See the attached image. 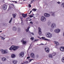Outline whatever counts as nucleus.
<instances>
[{
  "instance_id": "f257e3e1",
  "label": "nucleus",
  "mask_w": 64,
  "mask_h": 64,
  "mask_svg": "<svg viewBox=\"0 0 64 64\" xmlns=\"http://www.w3.org/2000/svg\"><path fill=\"white\" fill-rule=\"evenodd\" d=\"M18 48L19 47L18 46H11V48H9V49L10 50H12V49L13 50L15 51L18 49Z\"/></svg>"
},
{
  "instance_id": "f03ea898",
  "label": "nucleus",
  "mask_w": 64,
  "mask_h": 64,
  "mask_svg": "<svg viewBox=\"0 0 64 64\" xmlns=\"http://www.w3.org/2000/svg\"><path fill=\"white\" fill-rule=\"evenodd\" d=\"M0 51L2 54H7L8 53L9 51L7 50H4L3 49H1L0 50Z\"/></svg>"
},
{
  "instance_id": "7ed1b4c3",
  "label": "nucleus",
  "mask_w": 64,
  "mask_h": 64,
  "mask_svg": "<svg viewBox=\"0 0 64 64\" xmlns=\"http://www.w3.org/2000/svg\"><path fill=\"white\" fill-rule=\"evenodd\" d=\"M46 35L48 38H50L52 37V34H51V33L49 32L46 33Z\"/></svg>"
},
{
  "instance_id": "20e7f679",
  "label": "nucleus",
  "mask_w": 64,
  "mask_h": 64,
  "mask_svg": "<svg viewBox=\"0 0 64 64\" xmlns=\"http://www.w3.org/2000/svg\"><path fill=\"white\" fill-rule=\"evenodd\" d=\"M41 21H43V22H44L46 20V18L43 16H42L41 17Z\"/></svg>"
},
{
  "instance_id": "39448f33",
  "label": "nucleus",
  "mask_w": 64,
  "mask_h": 64,
  "mask_svg": "<svg viewBox=\"0 0 64 64\" xmlns=\"http://www.w3.org/2000/svg\"><path fill=\"white\" fill-rule=\"evenodd\" d=\"M24 54L23 52H21L19 54V56L20 57H23L24 56Z\"/></svg>"
},
{
  "instance_id": "423d86ee",
  "label": "nucleus",
  "mask_w": 64,
  "mask_h": 64,
  "mask_svg": "<svg viewBox=\"0 0 64 64\" xmlns=\"http://www.w3.org/2000/svg\"><path fill=\"white\" fill-rule=\"evenodd\" d=\"M38 34L40 35L42 34V32H41V29L40 28V27H38Z\"/></svg>"
},
{
  "instance_id": "0eeeda50",
  "label": "nucleus",
  "mask_w": 64,
  "mask_h": 64,
  "mask_svg": "<svg viewBox=\"0 0 64 64\" xmlns=\"http://www.w3.org/2000/svg\"><path fill=\"white\" fill-rule=\"evenodd\" d=\"M44 16H45V17H49L50 16V14H48L46 13H45L44 14Z\"/></svg>"
},
{
  "instance_id": "6e6552de",
  "label": "nucleus",
  "mask_w": 64,
  "mask_h": 64,
  "mask_svg": "<svg viewBox=\"0 0 64 64\" xmlns=\"http://www.w3.org/2000/svg\"><path fill=\"white\" fill-rule=\"evenodd\" d=\"M7 7V5L4 4L2 6V9H3L4 10H6Z\"/></svg>"
},
{
  "instance_id": "1a4fd4ad",
  "label": "nucleus",
  "mask_w": 64,
  "mask_h": 64,
  "mask_svg": "<svg viewBox=\"0 0 64 64\" xmlns=\"http://www.w3.org/2000/svg\"><path fill=\"white\" fill-rule=\"evenodd\" d=\"M51 27L52 28H54L55 27H56V24L55 23H53L51 26Z\"/></svg>"
},
{
  "instance_id": "9d476101",
  "label": "nucleus",
  "mask_w": 64,
  "mask_h": 64,
  "mask_svg": "<svg viewBox=\"0 0 64 64\" xmlns=\"http://www.w3.org/2000/svg\"><path fill=\"white\" fill-rule=\"evenodd\" d=\"M22 17H23L24 18H26V17L27 16V14H22Z\"/></svg>"
},
{
  "instance_id": "9b49d317",
  "label": "nucleus",
  "mask_w": 64,
  "mask_h": 64,
  "mask_svg": "<svg viewBox=\"0 0 64 64\" xmlns=\"http://www.w3.org/2000/svg\"><path fill=\"white\" fill-rule=\"evenodd\" d=\"M30 56L32 58H35V56L34 54L33 53H32L30 54Z\"/></svg>"
},
{
  "instance_id": "f8f14e48",
  "label": "nucleus",
  "mask_w": 64,
  "mask_h": 64,
  "mask_svg": "<svg viewBox=\"0 0 64 64\" xmlns=\"http://www.w3.org/2000/svg\"><path fill=\"white\" fill-rule=\"evenodd\" d=\"M55 31L56 33H59L60 32V30L59 29H58V30H55Z\"/></svg>"
},
{
  "instance_id": "ddd939ff",
  "label": "nucleus",
  "mask_w": 64,
  "mask_h": 64,
  "mask_svg": "<svg viewBox=\"0 0 64 64\" xmlns=\"http://www.w3.org/2000/svg\"><path fill=\"white\" fill-rule=\"evenodd\" d=\"M45 50L47 53H48L49 52V48H45Z\"/></svg>"
},
{
  "instance_id": "4468645a",
  "label": "nucleus",
  "mask_w": 64,
  "mask_h": 64,
  "mask_svg": "<svg viewBox=\"0 0 64 64\" xmlns=\"http://www.w3.org/2000/svg\"><path fill=\"white\" fill-rule=\"evenodd\" d=\"M60 50L61 51H64V47H61L60 48Z\"/></svg>"
},
{
  "instance_id": "2eb2a0df",
  "label": "nucleus",
  "mask_w": 64,
  "mask_h": 64,
  "mask_svg": "<svg viewBox=\"0 0 64 64\" xmlns=\"http://www.w3.org/2000/svg\"><path fill=\"white\" fill-rule=\"evenodd\" d=\"M40 39H41V38L42 39H43V40H47V41H49V40H48L47 39L45 38V37H42V38H40Z\"/></svg>"
},
{
  "instance_id": "dca6fc26",
  "label": "nucleus",
  "mask_w": 64,
  "mask_h": 64,
  "mask_svg": "<svg viewBox=\"0 0 64 64\" xmlns=\"http://www.w3.org/2000/svg\"><path fill=\"white\" fill-rule=\"evenodd\" d=\"M11 57L12 58H15V57H16V56L15 55V54H12Z\"/></svg>"
},
{
  "instance_id": "f3484780",
  "label": "nucleus",
  "mask_w": 64,
  "mask_h": 64,
  "mask_svg": "<svg viewBox=\"0 0 64 64\" xmlns=\"http://www.w3.org/2000/svg\"><path fill=\"white\" fill-rule=\"evenodd\" d=\"M16 30H17V28H16V27L15 26H14L12 28V30L15 31H16Z\"/></svg>"
},
{
  "instance_id": "a211bd4d",
  "label": "nucleus",
  "mask_w": 64,
  "mask_h": 64,
  "mask_svg": "<svg viewBox=\"0 0 64 64\" xmlns=\"http://www.w3.org/2000/svg\"><path fill=\"white\" fill-rule=\"evenodd\" d=\"M17 61L16 60H14L12 61L13 63L14 64H17Z\"/></svg>"
},
{
  "instance_id": "6ab92c4d",
  "label": "nucleus",
  "mask_w": 64,
  "mask_h": 64,
  "mask_svg": "<svg viewBox=\"0 0 64 64\" xmlns=\"http://www.w3.org/2000/svg\"><path fill=\"white\" fill-rule=\"evenodd\" d=\"M2 61L4 62V61H6V59L5 58H2Z\"/></svg>"
},
{
  "instance_id": "aec40b11",
  "label": "nucleus",
  "mask_w": 64,
  "mask_h": 64,
  "mask_svg": "<svg viewBox=\"0 0 64 64\" xmlns=\"http://www.w3.org/2000/svg\"><path fill=\"white\" fill-rule=\"evenodd\" d=\"M54 43L56 45V46H57V45H59V43L57 42H54Z\"/></svg>"
},
{
  "instance_id": "412c9836",
  "label": "nucleus",
  "mask_w": 64,
  "mask_h": 64,
  "mask_svg": "<svg viewBox=\"0 0 64 64\" xmlns=\"http://www.w3.org/2000/svg\"><path fill=\"white\" fill-rule=\"evenodd\" d=\"M51 14L52 16H55V14L53 12H51Z\"/></svg>"
},
{
  "instance_id": "4be33fe9",
  "label": "nucleus",
  "mask_w": 64,
  "mask_h": 64,
  "mask_svg": "<svg viewBox=\"0 0 64 64\" xmlns=\"http://www.w3.org/2000/svg\"><path fill=\"white\" fill-rule=\"evenodd\" d=\"M12 16H13V17L14 18H15L16 17V15L15 14H12Z\"/></svg>"
},
{
  "instance_id": "5701e85b",
  "label": "nucleus",
  "mask_w": 64,
  "mask_h": 64,
  "mask_svg": "<svg viewBox=\"0 0 64 64\" xmlns=\"http://www.w3.org/2000/svg\"><path fill=\"white\" fill-rule=\"evenodd\" d=\"M37 10V9L34 8L32 9V11H34V12L36 11Z\"/></svg>"
},
{
  "instance_id": "b1692460",
  "label": "nucleus",
  "mask_w": 64,
  "mask_h": 64,
  "mask_svg": "<svg viewBox=\"0 0 64 64\" xmlns=\"http://www.w3.org/2000/svg\"><path fill=\"white\" fill-rule=\"evenodd\" d=\"M62 62H64V57L62 58Z\"/></svg>"
},
{
  "instance_id": "393cba45",
  "label": "nucleus",
  "mask_w": 64,
  "mask_h": 64,
  "mask_svg": "<svg viewBox=\"0 0 64 64\" xmlns=\"http://www.w3.org/2000/svg\"><path fill=\"white\" fill-rule=\"evenodd\" d=\"M12 18L9 21V23H11V21H12Z\"/></svg>"
},
{
  "instance_id": "a878e982",
  "label": "nucleus",
  "mask_w": 64,
  "mask_h": 64,
  "mask_svg": "<svg viewBox=\"0 0 64 64\" xmlns=\"http://www.w3.org/2000/svg\"><path fill=\"white\" fill-rule=\"evenodd\" d=\"M0 37H1L2 38L1 39H2V40H4V39H5V38H4L2 36H0Z\"/></svg>"
},
{
  "instance_id": "bb28decb",
  "label": "nucleus",
  "mask_w": 64,
  "mask_h": 64,
  "mask_svg": "<svg viewBox=\"0 0 64 64\" xmlns=\"http://www.w3.org/2000/svg\"><path fill=\"white\" fill-rule=\"evenodd\" d=\"M30 40H33L34 39V38L33 37H32L31 38H30Z\"/></svg>"
},
{
  "instance_id": "cd10ccee",
  "label": "nucleus",
  "mask_w": 64,
  "mask_h": 64,
  "mask_svg": "<svg viewBox=\"0 0 64 64\" xmlns=\"http://www.w3.org/2000/svg\"><path fill=\"white\" fill-rule=\"evenodd\" d=\"M56 53H55V52L53 53L52 54V56H55V55H56Z\"/></svg>"
},
{
  "instance_id": "c85d7f7f",
  "label": "nucleus",
  "mask_w": 64,
  "mask_h": 64,
  "mask_svg": "<svg viewBox=\"0 0 64 64\" xmlns=\"http://www.w3.org/2000/svg\"><path fill=\"white\" fill-rule=\"evenodd\" d=\"M21 24L22 25H24V24H23V21H21Z\"/></svg>"
},
{
  "instance_id": "c756f323",
  "label": "nucleus",
  "mask_w": 64,
  "mask_h": 64,
  "mask_svg": "<svg viewBox=\"0 0 64 64\" xmlns=\"http://www.w3.org/2000/svg\"><path fill=\"white\" fill-rule=\"evenodd\" d=\"M36 1V0H32L31 1V2H32V3H33V2H35V1Z\"/></svg>"
},
{
  "instance_id": "7c9ffc66",
  "label": "nucleus",
  "mask_w": 64,
  "mask_h": 64,
  "mask_svg": "<svg viewBox=\"0 0 64 64\" xmlns=\"http://www.w3.org/2000/svg\"><path fill=\"white\" fill-rule=\"evenodd\" d=\"M49 57L52 58V55L51 54H50V55L49 56Z\"/></svg>"
},
{
  "instance_id": "2f4dec72",
  "label": "nucleus",
  "mask_w": 64,
  "mask_h": 64,
  "mask_svg": "<svg viewBox=\"0 0 64 64\" xmlns=\"http://www.w3.org/2000/svg\"><path fill=\"white\" fill-rule=\"evenodd\" d=\"M26 42H25V41H24L23 42H22V43H23V44H26Z\"/></svg>"
},
{
  "instance_id": "473e14b6",
  "label": "nucleus",
  "mask_w": 64,
  "mask_h": 64,
  "mask_svg": "<svg viewBox=\"0 0 64 64\" xmlns=\"http://www.w3.org/2000/svg\"><path fill=\"white\" fill-rule=\"evenodd\" d=\"M62 5L63 6V7L64 8V3H62Z\"/></svg>"
},
{
  "instance_id": "72a5a7b5",
  "label": "nucleus",
  "mask_w": 64,
  "mask_h": 64,
  "mask_svg": "<svg viewBox=\"0 0 64 64\" xmlns=\"http://www.w3.org/2000/svg\"><path fill=\"white\" fill-rule=\"evenodd\" d=\"M39 41V39L36 40H34V42H35L36 41Z\"/></svg>"
},
{
  "instance_id": "f704fd0d",
  "label": "nucleus",
  "mask_w": 64,
  "mask_h": 64,
  "mask_svg": "<svg viewBox=\"0 0 64 64\" xmlns=\"http://www.w3.org/2000/svg\"><path fill=\"white\" fill-rule=\"evenodd\" d=\"M26 32H28V31H29V30L28 29H26Z\"/></svg>"
},
{
  "instance_id": "c9c22d12",
  "label": "nucleus",
  "mask_w": 64,
  "mask_h": 64,
  "mask_svg": "<svg viewBox=\"0 0 64 64\" xmlns=\"http://www.w3.org/2000/svg\"><path fill=\"white\" fill-rule=\"evenodd\" d=\"M24 63H28V61L24 62Z\"/></svg>"
},
{
  "instance_id": "e433bc0d",
  "label": "nucleus",
  "mask_w": 64,
  "mask_h": 64,
  "mask_svg": "<svg viewBox=\"0 0 64 64\" xmlns=\"http://www.w3.org/2000/svg\"><path fill=\"white\" fill-rule=\"evenodd\" d=\"M29 17H30V18H32V17H33L34 16H32L31 15H30L29 16Z\"/></svg>"
},
{
  "instance_id": "4c0bfd02",
  "label": "nucleus",
  "mask_w": 64,
  "mask_h": 64,
  "mask_svg": "<svg viewBox=\"0 0 64 64\" xmlns=\"http://www.w3.org/2000/svg\"><path fill=\"white\" fill-rule=\"evenodd\" d=\"M28 6L29 7H31V4H28Z\"/></svg>"
},
{
  "instance_id": "58836bf2",
  "label": "nucleus",
  "mask_w": 64,
  "mask_h": 64,
  "mask_svg": "<svg viewBox=\"0 0 64 64\" xmlns=\"http://www.w3.org/2000/svg\"><path fill=\"white\" fill-rule=\"evenodd\" d=\"M20 19H21V21H23V20H22V18H21V17H20Z\"/></svg>"
},
{
  "instance_id": "ea45409f",
  "label": "nucleus",
  "mask_w": 64,
  "mask_h": 64,
  "mask_svg": "<svg viewBox=\"0 0 64 64\" xmlns=\"http://www.w3.org/2000/svg\"><path fill=\"white\" fill-rule=\"evenodd\" d=\"M30 26H29L27 28V29L29 30V29H30Z\"/></svg>"
},
{
  "instance_id": "a19ab883",
  "label": "nucleus",
  "mask_w": 64,
  "mask_h": 64,
  "mask_svg": "<svg viewBox=\"0 0 64 64\" xmlns=\"http://www.w3.org/2000/svg\"><path fill=\"white\" fill-rule=\"evenodd\" d=\"M12 2H15L16 3H17V1H12Z\"/></svg>"
},
{
  "instance_id": "79ce46f5",
  "label": "nucleus",
  "mask_w": 64,
  "mask_h": 64,
  "mask_svg": "<svg viewBox=\"0 0 64 64\" xmlns=\"http://www.w3.org/2000/svg\"><path fill=\"white\" fill-rule=\"evenodd\" d=\"M11 9V7L9 6L8 10H9V9Z\"/></svg>"
},
{
  "instance_id": "37998d69",
  "label": "nucleus",
  "mask_w": 64,
  "mask_h": 64,
  "mask_svg": "<svg viewBox=\"0 0 64 64\" xmlns=\"http://www.w3.org/2000/svg\"><path fill=\"white\" fill-rule=\"evenodd\" d=\"M50 22H48V25H50Z\"/></svg>"
},
{
  "instance_id": "c03bdc74",
  "label": "nucleus",
  "mask_w": 64,
  "mask_h": 64,
  "mask_svg": "<svg viewBox=\"0 0 64 64\" xmlns=\"http://www.w3.org/2000/svg\"><path fill=\"white\" fill-rule=\"evenodd\" d=\"M24 40H21V42H22V43H23V42L24 41Z\"/></svg>"
},
{
  "instance_id": "a18cd8bd",
  "label": "nucleus",
  "mask_w": 64,
  "mask_h": 64,
  "mask_svg": "<svg viewBox=\"0 0 64 64\" xmlns=\"http://www.w3.org/2000/svg\"><path fill=\"white\" fill-rule=\"evenodd\" d=\"M32 60H33L31 59L29 60L30 62H31V61Z\"/></svg>"
},
{
  "instance_id": "49530a36",
  "label": "nucleus",
  "mask_w": 64,
  "mask_h": 64,
  "mask_svg": "<svg viewBox=\"0 0 64 64\" xmlns=\"http://www.w3.org/2000/svg\"><path fill=\"white\" fill-rule=\"evenodd\" d=\"M30 56H28L27 57V59H29L30 58Z\"/></svg>"
},
{
  "instance_id": "de8ad7c7",
  "label": "nucleus",
  "mask_w": 64,
  "mask_h": 64,
  "mask_svg": "<svg viewBox=\"0 0 64 64\" xmlns=\"http://www.w3.org/2000/svg\"><path fill=\"white\" fill-rule=\"evenodd\" d=\"M32 10H30V13H29V14H31V12H32Z\"/></svg>"
},
{
  "instance_id": "09e8293b",
  "label": "nucleus",
  "mask_w": 64,
  "mask_h": 64,
  "mask_svg": "<svg viewBox=\"0 0 64 64\" xmlns=\"http://www.w3.org/2000/svg\"><path fill=\"white\" fill-rule=\"evenodd\" d=\"M44 45V44L42 43V44H39V45Z\"/></svg>"
},
{
  "instance_id": "8fccbe9b",
  "label": "nucleus",
  "mask_w": 64,
  "mask_h": 64,
  "mask_svg": "<svg viewBox=\"0 0 64 64\" xmlns=\"http://www.w3.org/2000/svg\"><path fill=\"white\" fill-rule=\"evenodd\" d=\"M30 33L32 34V35H34V33L30 32Z\"/></svg>"
},
{
  "instance_id": "3c124183",
  "label": "nucleus",
  "mask_w": 64,
  "mask_h": 64,
  "mask_svg": "<svg viewBox=\"0 0 64 64\" xmlns=\"http://www.w3.org/2000/svg\"><path fill=\"white\" fill-rule=\"evenodd\" d=\"M11 5L12 6H14V5L13 4H11Z\"/></svg>"
},
{
  "instance_id": "603ef678",
  "label": "nucleus",
  "mask_w": 64,
  "mask_h": 64,
  "mask_svg": "<svg viewBox=\"0 0 64 64\" xmlns=\"http://www.w3.org/2000/svg\"><path fill=\"white\" fill-rule=\"evenodd\" d=\"M31 15L32 16H34V14H32Z\"/></svg>"
},
{
  "instance_id": "864d4df0",
  "label": "nucleus",
  "mask_w": 64,
  "mask_h": 64,
  "mask_svg": "<svg viewBox=\"0 0 64 64\" xmlns=\"http://www.w3.org/2000/svg\"><path fill=\"white\" fill-rule=\"evenodd\" d=\"M30 23L31 24H33V22H30Z\"/></svg>"
},
{
  "instance_id": "5fc2aeb1",
  "label": "nucleus",
  "mask_w": 64,
  "mask_h": 64,
  "mask_svg": "<svg viewBox=\"0 0 64 64\" xmlns=\"http://www.w3.org/2000/svg\"><path fill=\"white\" fill-rule=\"evenodd\" d=\"M57 3L58 4H60V2H57Z\"/></svg>"
},
{
  "instance_id": "6e6d98bb",
  "label": "nucleus",
  "mask_w": 64,
  "mask_h": 64,
  "mask_svg": "<svg viewBox=\"0 0 64 64\" xmlns=\"http://www.w3.org/2000/svg\"><path fill=\"white\" fill-rule=\"evenodd\" d=\"M30 47H29L28 49V50H29V49H30Z\"/></svg>"
},
{
  "instance_id": "4d7b16f0",
  "label": "nucleus",
  "mask_w": 64,
  "mask_h": 64,
  "mask_svg": "<svg viewBox=\"0 0 64 64\" xmlns=\"http://www.w3.org/2000/svg\"><path fill=\"white\" fill-rule=\"evenodd\" d=\"M38 56H38V55H37V57H38Z\"/></svg>"
},
{
  "instance_id": "13d9d810",
  "label": "nucleus",
  "mask_w": 64,
  "mask_h": 64,
  "mask_svg": "<svg viewBox=\"0 0 64 64\" xmlns=\"http://www.w3.org/2000/svg\"><path fill=\"white\" fill-rule=\"evenodd\" d=\"M33 3V2H30V4H32V3Z\"/></svg>"
},
{
  "instance_id": "bf43d9fd",
  "label": "nucleus",
  "mask_w": 64,
  "mask_h": 64,
  "mask_svg": "<svg viewBox=\"0 0 64 64\" xmlns=\"http://www.w3.org/2000/svg\"><path fill=\"white\" fill-rule=\"evenodd\" d=\"M2 32V31H0V32Z\"/></svg>"
},
{
  "instance_id": "052dcab7",
  "label": "nucleus",
  "mask_w": 64,
  "mask_h": 64,
  "mask_svg": "<svg viewBox=\"0 0 64 64\" xmlns=\"http://www.w3.org/2000/svg\"><path fill=\"white\" fill-rule=\"evenodd\" d=\"M4 37H5V36H5V35H4Z\"/></svg>"
},
{
  "instance_id": "680f3d73",
  "label": "nucleus",
  "mask_w": 64,
  "mask_h": 64,
  "mask_svg": "<svg viewBox=\"0 0 64 64\" xmlns=\"http://www.w3.org/2000/svg\"><path fill=\"white\" fill-rule=\"evenodd\" d=\"M38 38H40L38 36Z\"/></svg>"
},
{
  "instance_id": "e2e57ef3",
  "label": "nucleus",
  "mask_w": 64,
  "mask_h": 64,
  "mask_svg": "<svg viewBox=\"0 0 64 64\" xmlns=\"http://www.w3.org/2000/svg\"><path fill=\"white\" fill-rule=\"evenodd\" d=\"M26 0H24L23 1H26Z\"/></svg>"
},
{
  "instance_id": "0e129e2a",
  "label": "nucleus",
  "mask_w": 64,
  "mask_h": 64,
  "mask_svg": "<svg viewBox=\"0 0 64 64\" xmlns=\"http://www.w3.org/2000/svg\"><path fill=\"white\" fill-rule=\"evenodd\" d=\"M28 18H30L28 17Z\"/></svg>"
},
{
  "instance_id": "69168bd1",
  "label": "nucleus",
  "mask_w": 64,
  "mask_h": 64,
  "mask_svg": "<svg viewBox=\"0 0 64 64\" xmlns=\"http://www.w3.org/2000/svg\"><path fill=\"white\" fill-rule=\"evenodd\" d=\"M22 64H24V63H22Z\"/></svg>"
}]
</instances>
